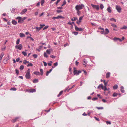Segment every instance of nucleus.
I'll use <instances>...</instances> for the list:
<instances>
[{
  "label": "nucleus",
  "mask_w": 127,
  "mask_h": 127,
  "mask_svg": "<svg viewBox=\"0 0 127 127\" xmlns=\"http://www.w3.org/2000/svg\"><path fill=\"white\" fill-rule=\"evenodd\" d=\"M26 74L25 75L26 78L27 79H29L31 78L30 69L29 68L28 70L25 72Z\"/></svg>",
  "instance_id": "obj_1"
},
{
  "label": "nucleus",
  "mask_w": 127,
  "mask_h": 127,
  "mask_svg": "<svg viewBox=\"0 0 127 127\" xmlns=\"http://www.w3.org/2000/svg\"><path fill=\"white\" fill-rule=\"evenodd\" d=\"M84 6V5L82 4L77 5L75 7V8L77 11H78L79 10L82 9Z\"/></svg>",
  "instance_id": "obj_2"
},
{
  "label": "nucleus",
  "mask_w": 127,
  "mask_h": 127,
  "mask_svg": "<svg viewBox=\"0 0 127 127\" xmlns=\"http://www.w3.org/2000/svg\"><path fill=\"white\" fill-rule=\"evenodd\" d=\"M73 69V73L74 75H78L81 72V71L80 70L77 71L76 70V68L75 67Z\"/></svg>",
  "instance_id": "obj_3"
},
{
  "label": "nucleus",
  "mask_w": 127,
  "mask_h": 127,
  "mask_svg": "<svg viewBox=\"0 0 127 127\" xmlns=\"http://www.w3.org/2000/svg\"><path fill=\"white\" fill-rule=\"evenodd\" d=\"M116 9L119 13H120L121 11V7L118 5L116 6Z\"/></svg>",
  "instance_id": "obj_4"
},
{
  "label": "nucleus",
  "mask_w": 127,
  "mask_h": 127,
  "mask_svg": "<svg viewBox=\"0 0 127 127\" xmlns=\"http://www.w3.org/2000/svg\"><path fill=\"white\" fill-rule=\"evenodd\" d=\"M64 17L61 16H58L57 17H53L52 18V19L53 20H55V19H57L60 18H64Z\"/></svg>",
  "instance_id": "obj_5"
},
{
  "label": "nucleus",
  "mask_w": 127,
  "mask_h": 127,
  "mask_svg": "<svg viewBox=\"0 0 127 127\" xmlns=\"http://www.w3.org/2000/svg\"><path fill=\"white\" fill-rule=\"evenodd\" d=\"M15 47L16 49L21 50L22 48L23 47L22 45L21 44H20L16 46Z\"/></svg>",
  "instance_id": "obj_6"
},
{
  "label": "nucleus",
  "mask_w": 127,
  "mask_h": 127,
  "mask_svg": "<svg viewBox=\"0 0 127 127\" xmlns=\"http://www.w3.org/2000/svg\"><path fill=\"white\" fill-rule=\"evenodd\" d=\"M91 5L93 8H96L97 10H98L99 9V6L98 5H95L92 4Z\"/></svg>",
  "instance_id": "obj_7"
},
{
  "label": "nucleus",
  "mask_w": 127,
  "mask_h": 127,
  "mask_svg": "<svg viewBox=\"0 0 127 127\" xmlns=\"http://www.w3.org/2000/svg\"><path fill=\"white\" fill-rule=\"evenodd\" d=\"M75 29L76 30V31H82L83 30V29L82 28H79L78 27H77V26L75 25Z\"/></svg>",
  "instance_id": "obj_8"
},
{
  "label": "nucleus",
  "mask_w": 127,
  "mask_h": 127,
  "mask_svg": "<svg viewBox=\"0 0 127 127\" xmlns=\"http://www.w3.org/2000/svg\"><path fill=\"white\" fill-rule=\"evenodd\" d=\"M16 19H18V22L19 23H22V21L21 19V17H18L16 18Z\"/></svg>",
  "instance_id": "obj_9"
},
{
  "label": "nucleus",
  "mask_w": 127,
  "mask_h": 127,
  "mask_svg": "<svg viewBox=\"0 0 127 127\" xmlns=\"http://www.w3.org/2000/svg\"><path fill=\"white\" fill-rule=\"evenodd\" d=\"M83 16H81L80 17L79 19V21H77L76 23L78 24H80V23L81 22V20L82 19Z\"/></svg>",
  "instance_id": "obj_10"
},
{
  "label": "nucleus",
  "mask_w": 127,
  "mask_h": 127,
  "mask_svg": "<svg viewBox=\"0 0 127 127\" xmlns=\"http://www.w3.org/2000/svg\"><path fill=\"white\" fill-rule=\"evenodd\" d=\"M27 9H25L22 10V11L20 13L21 14H24L27 11Z\"/></svg>",
  "instance_id": "obj_11"
},
{
  "label": "nucleus",
  "mask_w": 127,
  "mask_h": 127,
  "mask_svg": "<svg viewBox=\"0 0 127 127\" xmlns=\"http://www.w3.org/2000/svg\"><path fill=\"white\" fill-rule=\"evenodd\" d=\"M111 9V7L110 6H108L107 8V11L109 13H111V12L112 11Z\"/></svg>",
  "instance_id": "obj_12"
},
{
  "label": "nucleus",
  "mask_w": 127,
  "mask_h": 127,
  "mask_svg": "<svg viewBox=\"0 0 127 127\" xmlns=\"http://www.w3.org/2000/svg\"><path fill=\"white\" fill-rule=\"evenodd\" d=\"M105 31L104 33L103 34H108L109 32V30L107 28L105 29Z\"/></svg>",
  "instance_id": "obj_13"
},
{
  "label": "nucleus",
  "mask_w": 127,
  "mask_h": 127,
  "mask_svg": "<svg viewBox=\"0 0 127 127\" xmlns=\"http://www.w3.org/2000/svg\"><path fill=\"white\" fill-rule=\"evenodd\" d=\"M42 28V27H36L35 28H34V29H36V31H40L41 29Z\"/></svg>",
  "instance_id": "obj_14"
},
{
  "label": "nucleus",
  "mask_w": 127,
  "mask_h": 127,
  "mask_svg": "<svg viewBox=\"0 0 127 127\" xmlns=\"http://www.w3.org/2000/svg\"><path fill=\"white\" fill-rule=\"evenodd\" d=\"M100 88H101L102 89H104V87L103 86L102 84L100 85L97 87L98 89H99Z\"/></svg>",
  "instance_id": "obj_15"
},
{
  "label": "nucleus",
  "mask_w": 127,
  "mask_h": 127,
  "mask_svg": "<svg viewBox=\"0 0 127 127\" xmlns=\"http://www.w3.org/2000/svg\"><path fill=\"white\" fill-rule=\"evenodd\" d=\"M52 49H49L48 50H47L46 51V52L48 54H50V51L51 50L52 51Z\"/></svg>",
  "instance_id": "obj_16"
},
{
  "label": "nucleus",
  "mask_w": 127,
  "mask_h": 127,
  "mask_svg": "<svg viewBox=\"0 0 127 127\" xmlns=\"http://www.w3.org/2000/svg\"><path fill=\"white\" fill-rule=\"evenodd\" d=\"M111 25L114 28H117V26L114 24L110 23Z\"/></svg>",
  "instance_id": "obj_17"
},
{
  "label": "nucleus",
  "mask_w": 127,
  "mask_h": 127,
  "mask_svg": "<svg viewBox=\"0 0 127 127\" xmlns=\"http://www.w3.org/2000/svg\"><path fill=\"white\" fill-rule=\"evenodd\" d=\"M38 79H34L33 81V83H35L38 82Z\"/></svg>",
  "instance_id": "obj_18"
},
{
  "label": "nucleus",
  "mask_w": 127,
  "mask_h": 127,
  "mask_svg": "<svg viewBox=\"0 0 127 127\" xmlns=\"http://www.w3.org/2000/svg\"><path fill=\"white\" fill-rule=\"evenodd\" d=\"M36 92V90L34 89H31L30 91L31 93H33L35 92Z\"/></svg>",
  "instance_id": "obj_19"
},
{
  "label": "nucleus",
  "mask_w": 127,
  "mask_h": 127,
  "mask_svg": "<svg viewBox=\"0 0 127 127\" xmlns=\"http://www.w3.org/2000/svg\"><path fill=\"white\" fill-rule=\"evenodd\" d=\"M12 24L14 25H16L17 23V22L14 20H13L12 21Z\"/></svg>",
  "instance_id": "obj_20"
},
{
  "label": "nucleus",
  "mask_w": 127,
  "mask_h": 127,
  "mask_svg": "<svg viewBox=\"0 0 127 127\" xmlns=\"http://www.w3.org/2000/svg\"><path fill=\"white\" fill-rule=\"evenodd\" d=\"M110 73L109 72H107L106 74V78H108L110 77Z\"/></svg>",
  "instance_id": "obj_21"
},
{
  "label": "nucleus",
  "mask_w": 127,
  "mask_h": 127,
  "mask_svg": "<svg viewBox=\"0 0 127 127\" xmlns=\"http://www.w3.org/2000/svg\"><path fill=\"white\" fill-rule=\"evenodd\" d=\"M118 88V86L116 84L113 87V89H116Z\"/></svg>",
  "instance_id": "obj_22"
},
{
  "label": "nucleus",
  "mask_w": 127,
  "mask_h": 127,
  "mask_svg": "<svg viewBox=\"0 0 127 127\" xmlns=\"http://www.w3.org/2000/svg\"><path fill=\"white\" fill-rule=\"evenodd\" d=\"M23 62L24 64H26L27 63H29V61H27L26 60H24L23 61Z\"/></svg>",
  "instance_id": "obj_23"
},
{
  "label": "nucleus",
  "mask_w": 127,
  "mask_h": 127,
  "mask_svg": "<svg viewBox=\"0 0 127 127\" xmlns=\"http://www.w3.org/2000/svg\"><path fill=\"white\" fill-rule=\"evenodd\" d=\"M25 35L23 33H21L20 34V36L21 37L25 36Z\"/></svg>",
  "instance_id": "obj_24"
},
{
  "label": "nucleus",
  "mask_w": 127,
  "mask_h": 127,
  "mask_svg": "<svg viewBox=\"0 0 127 127\" xmlns=\"http://www.w3.org/2000/svg\"><path fill=\"white\" fill-rule=\"evenodd\" d=\"M16 9L15 8H13L11 10V12L12 13H14Z\"/></svg>",
  "instance_id": "obj_25"
},
{
  "label": "nucleus",
  "mask_w": 127,
  "mask_h": 127,
  "mask_svg": "<svg viewBox=\"0 0 127 127\" xmlns=\"http://www.w3.org/2000/svg\"><path fill=\"white\" fill-rule=\"evenodd\" d=\"M87 61H86V60L85 59H84V61H83V64L84 65H85L87 64Z\"/></svg>",
  "instance_id": "obj_26"
},
{
  "label": "nucleus",
  "mask_w": 127,
  "mask_h": 127,
  "mask_svg": "<svg viewBox=\"0 0 127 127\" xmlns=\"http://www.w3.org/2000/svg\"><path fill=\"white\" fill-rule=\"evenodd\" d=\"M40 71L41 72L40 74L42 76L43 75V70L41 68L40 69Z\"/></svg>",
  "instance_id": "obj_27"
},
{
  "label": "nucleus",
  "mask_w": 127,
  "mask_h": 127,
  "mask_svg": "<svg viewBox=\"0 0 127 127\" xmlns=\"http://www.w3.org/2000/svg\"><path fill=\"white\" fill-rule=\"evenodd\" d=\"M63 91H61L59 93V94L58 95H57V96L58 97H59L63 93Z\"/></svg>",
  "instance_id": "obj_28"
},
{
  "label": "nucleus",
  "mask_w": 127,
  "mask_h": 127,
  "mask_svg": "<svg viewBox=\"0 0 127 127\" xmlns=\"http://www.w3.org/2000/svg\"><path fill=\"white\" fill-rule=\"evenodd\" d=\"M22 53L24 55V56H26L27 55V53L26 52L24 51L22 52Z\"/></svg>",
  "instance_id": "obj_29"
},
{
  "label": "nucleus",
  "mask_w": 127,
  "mask_h": 127,
  "mask_svg": "<svg viewBox=\"0 0 127 127\" xmlns=\"http://www.w3.org/2000/svg\"><path fill=\"white\" fill-rule=\"evenodd\" d=\"M33 73L36 75H38L39 74V72L38 71H34L33 72Z\"/></svg>",
  "instance_id": "obj_30"
},
{
  "label": "nucleus",
  "mask_w": 127,
  "mask_h": 127,
  "mask_svg": "<svg viewBox=\"0 0 127 127\" xmlns=\"http://www.w3.org/2000/svg\"><path fill=\"white\" fill-rule=\"evenodd\" d=\"M19 118V117H17L16 118H15V119L12 120V121L13 122V123H14Z\"/></svg>",
  "instance_id": "obj_31"
},
{
  "label": "nucleus",
  "mask_w": 127,
  "mask_h": 127,
  "mask_svg": "<svg viewBox=\"0 0 127 127\" xmlns=\"http://www.w3.org/2000/svg\"><path fill=\"white\" fill-rule=\"evenodd\" d=\"M110 20L112 21H114L115 22H116V20L114 18H111L110 19Z\"/></svg>",
  "instance_id": "obj_32"
},
{
  "label": "nucleus",
  "mask_w": 127,
  "mask_h": 127,
  "mask_svg": "<svg viewBox=\"0 0 127 127\" xmlns=\"http://www.w3.org/2000/svg\"><path fill=\"white\" fill-rule=\"evenodd\" d=\"M42 47V46H39V47L38 49H36V50H37L38 51H40V49H41V47Z\"/></svg>",
  "instance_id": "obj_33"
},
{
  "label": "nucleus",
  "mask_w": 127,
  "mask_h": 127,
  "mask_svg": "<svg viewBox=\"0 0 127 127\" xmlns=\"http://www.w3.org/2000/svg\"><path fill=\"white\" fill-rule=\"evenodd\" d=\"M74 19L71 18V20L72 21H75L77 19V17H74Z\"/></svg>",
  "instance_id": "obj_34"
},
{
  "label": "nucleus",
  "mask_w": 127,
  "mask_h": 127,
  "mask_svg": "<svg viewBox=\"0 0 127 127\" xmlns=\"http://www.w3.org/2000/svg\"><path fill=\"white\" fill-rule=\"evenodd\" d=\"M3 62L4 64H6L7 62V61L5 59L3 61Z\"/></svg>",
  "instance_id": "obj_35"
},
{
  "label": "nucleus",
  "mask_w": 127,
  "mask_h": 127,
  "mask_svg": "<svg viewBox=\"0 0 127 127\" xmlns=\"http://www.w3.org/2000/svg\"><path fill=\"white\" fill-rule=\"evenodd\" d=\"M44 2V0H42L41 1L40 3L41 5L42 6L43 5Z\"/></svg>",
  "instance_id": "obj_36"
},
{
  "label": "nucleus",
  "mask_w": 127,
  "mask_h": 127,
  "mask_svg": "<svg viewBox=\"0 0 127 127\" xmlns=\"http://www.w3.org/2000/svg\"><path fill=\"white\" fill-rule=\"evenodd\" d=\"M29 64H28L27 65V67H29L30 66H33V64L32 63H30V62L29 63H28Z\"/></svg>",
  "instance_id": "obj_37"
},
{
  "label": "nucleus",
  "mask_w": 127,
  "mask_h": 127,
  "mask_svg": "<svg viewBox=\"0 0 127 127\" xmlns=\"http://www.w3.org/2000/svg\"><path fill=\"white\" fill-rule=\"evenodd\" d=\"M20 39H18L17 40L16 42V43L17 45H18L20 42Z\"/></svg>",
  "instance_id": "obj_38"
},
{
  "label": "nucleus",
  "mask_w": 127,
  "mask_h": 127,
  "mask_svg": "<svg viewBox=\"0 0 127 127\" xmlns=\"http://www.w3.org/2000/svg\"><path fill=\"white\" fill-rule=\"evenodd\" d=\"M16 88L14 87L10 89V90H13L14 91H16Z\"/></svg>",
  "instance_id": "obj_39"
},
{
  "label": "nucleus",
  "mask_w": 127,
  "mask_h": 127,
  "mask_svg": "<svg viewBox=\"0 0 127 127\" xmlns=\"http://www.w3.org/2000/svg\"><path fill=\"white\" fill-rule=\"evenodd\" d=\"M24 68V66L23 65H21L20 66V68L21 70H23Z\"/></svg>",
  "instance_id": "obj_40"
},
{
  "label": "nucleus",
  "mask_w": 127,
  "mask_h": 127,
  "mask_svg": "<svg viewBox=\"0 0 127 127\" xmlns=\"http://www.w3.org/2000/svg\"><path fill=\"white\" fill-rule=\"evenodd\" d=\"M100 8L101 9H103L104 8V6L103 4H101L100 5Z\"/></svg>",
  "instance_id": "obj_41"
},
{
  "label": "nucleus",
  "mask_w": 127,
  "mask_h": 127,
  "mask_svg": "<svg viewBox=\"0 0 127 127\" xmlns=\"http://www.w3.org/2000/svg\"><path fill=\"white\" fill-rule=\"evenodd\" d=\"M117 95V94L116 93H113V96L114 97L116 96Z\"/></svg>",
  "instance_id": "obj_42"
},
{
  "label": "nucleus",
  "mask_w": 127,
  "mask_h": 127,
  "mask_svg": "<svg viewBox=\"0 0 127 127\" xmlns=\"http://www.w3.org/2000/svg\"><path fill=\"white\" fill-rule=\"evenodd\" d=\"M72 33L75 35H77L78 34V33L77 32H72Z\"/></svg>",
  "instance_id": "obj_43"
},
{
  "label": "nucleus",
  "mask_w": 127,
  "mask_h": 127,
  "mask_svg": "<svg viewBox=\"0 0 127 127\" xmlns=\"http://www.w3.org/2000/svg\"><path fill=\"white\" fill-rule=\"evenodd\" d=\"M127 28V27L126 26H124L122 28H121V29H126Z\"/></svg>",
  "instance_id": "obj_44"
},
{
  "label": "nucleus",
  "mask_w": 127,
  "mask_h": 127,
  "mask_svg": "<svg viewBox=\"0 0 127 127\" xmlns=\"http://www.w3.org/2000/svg\"><path fill=\"white\" fill-rule=\"evenodd\" d=\"M32 56L34 58H36L37 57V55L36 54H33V55Z\"/></svg>",
  "instance_id": "obj_45"
},
{
  "label": "nucleus",
  "mask_w": 127,
  "mask_h": 127,
  "mask_svg": "<svg viewBox=\"0 0 127 127\" xmlns=\"http://www.w3.org/2000/svg\"><path fill=\"white\" fill-rule=\"evenodd\" d=\"M44 57H45L46 58H47L48 57V56L47 55V54L45 52H44Z\"/></svg>",
  "instance_id": "obj_46"
},
{
  "label": "nucleus",
  "mask_w": 127,
  "mask_h": 127,
  "mask_svg": "<svg viewBox=\"0 0 127 127\" xmlns=\"http://www.w3.org/2000/svg\"><path fill=\"white\" fill-rule=\"evenodd\" d=\"M66 2L65 1V0H64V1L63 2V4L62 5V6H63L65 4H66Z\"/></svg>",
  "instance_id": "obj_47"
},
{
  "label": "nucleus",
  "mask_w": 127,
  "mask_h": 127,
  "mask_svg": "<svg viewBox=\"0 0 127 127\" xmlns=\"http://www.w3.org/2000/svg\"><path fill=\"white\" fill-rule=\"evenodd\" d=\"M4 54L3 52H2L1 53L0 55V57L2 58L4 56Z\"/></svg>",
  "instance_id": "obj_48"
},
{
  "label": "nucleus",
  "mask_w": 127,
  "mask_h": 127,
  "mask_svg": "<svg viewBox=\"0 0 127 127\" xmlns=\"http://www.w3.org/2000/svg\"><path fill=\"white\" fill-rule=\"evenodd\" d=\"M49 27V26H46L45 27H44L43 29V30H45L47 29L48 27Z\"/></svg>",
  "instance_id": "obj_49"
},
{
  "label": "nucleus",
  "mask_w": 127,
  "mask_h": 127,
  "mask_svg": "<svg viewBox=\"0 0 127 127\" xmlns=\"http://www.w3.org/2000/svg\"><path fill=\"white\" fill-rule=\"evenodd\" d=\"M103 90H104V91H107L108 89H107V88L106 87V86H105L104 87V89Z\"/></svg>",
  "instance_id": "obj_50"
},
{
  "label": "nucleus",
  "mask_w": 127,
  "mask_h": 127,
  "mask_svg": "<svg viewBox=\"0 0 127 127\" xmlns=\"http://www.w3.org/2000/svg\"><path fill=\"white\" fill-rule=\"evenodd\" d=\"M50 57L52 58H55L56 57V56H55L53 55H52L50 56Z\"/></svg>",
  "instance_id": "obj_51"
},
{
  "label": "nucleus",
  "mask_w": 127,
  "mask_h": 127,
  "mask_svg": "<svg viewBox=\"0 0 127 127\" xmlns=\"http://www.w3.org/2000/svg\"><path fill=\"white\" fill-rule=\"evenodd\" d=\"M96 108L98 110L100 109H103V107H97Z\"/></svg>",
  "instance_id": "obj_52"
},
{
  "label": "nucleus",
  "mask_w": 127,
  "mask_h": 127,
  "mask_svg": "<svg viewBox=\"0 0 127 127\" xmlns=\"http://www.w3.org/2000/svg\"><path fill=\"white\" fill-rule=\"evenodd\" d=\"M26 18V17H25L23 18L21 17V19L22 22Z\"/></svg>",
  "instance_id": "obj_53"
},
{
  "label": "nucleus",
  "mask_w": 127,
  "mask_h": 127,
  "mask_svg": "<svg viewBox=\"0 0 127 127\" xmlns=\"http://www.w3.org/2000/svg\"><path fill=\"white\" fill-rule=\"evenodd\" d=\"M97 99V97H95L93 98L92 99V100L94 101L96 100Z\"/></svg>",
  "instance_id": "obj_54"
},
{
  "label": "nucleus",
  "mask_w": 127,
  "mask_h": 127,
  "mask_svg": "<svg viewBox=\"0 0 127 127\" xmlns=\"http://www.w3.org/2000/svg\"><path fill=\"white\" fill-rule=\"evenodd\" d=\"M106 123L107 124H111V123L110 121H107L106 122Z\"/></svg>",
  "instance_id": "obj_55"
},
{
  "label": "nucleus",
  "mask_w": 127,
  "mask_h": 127,
  "mask_svg": "<svg viewBox=\"0 0 127 127\" xmlns=\"http://www.w3.org/2000/svg\"><path fill=\"white\" fill-rule=\"evenodd\" d=\"M50 73V72L49 71H47L46 73V76H48V75L49 74V73Z\"/></svg>",
  "instance_id": "obj_56"
},
{
  "label": "nucleus",
  "mask_w": 127,
  "mask_h": 127,
  "mask_svg": "<svg viewBox=\"0 0 127 127\" xmlns=\"http://www.w3.org/2000/svg\"><path fill=\"white\" fill-rule=\"evenodd\" d=\"M43 63H44V65L45 66H47V64L46 63V62H44V61L43 62Z\"/></svg>",
  "instance_id": "obj_57"
},
{
  "label": "nucleus",
  "mask_w": 127,
  "mask_h": 127,
  "mask_svg": "<svg viewBox=\"0 0 127 127\" xmlns=\"http://www.w3.org/2000/svg\"><path fill=\"white\" fill-rule=\"evenodd\" d=\"M58 64L57 62H56L55 63H54V66H56L58 65Z\"/></svg>",
  "instance_id": "obj_58"
},
{
  "label": "nucleus",
  "mask_w": 127,
  "mask_h": 127,
  "mask_svg": "<svg viewBox=\"0 0 127 127\" xmlns=\"http://www.w3.org/2000/svg\"><path fill=\"white\" fill-rule=\"evenodd\" d=\"M67 24L70 25H72L71 22L70 21H69V22H68V23H67Z\"/></svg>",
  "instance_id": "obj_59"
},
{
  "label": "nucleus",
  "mask_w": 127,
  "mask_h": 127,
  "mask_svg": "<svg viewBox=\"0 0 127 127\" xmlns=\"http://www.w3.org/2000/svg\"><path fill=\"white\" fill-rule=\"evenodd\" d=\"M57 12L58 13H60L61 12H62V11L60 10H57Z\"/></svg>",
  "instance_id": "obj_60"
},
{
  "label": "nucleus",
  "mask_w": 127,
  "mask_h": 127,
  "mask_svg": "<svg viewBox=\"0 0 127 127\" xmlns=\"http://www.w3.org/2000/svg\"><path fill=\"white\" fill-rule=\"evenodd\" d=\"M5 59L7 61L10 59V58L9 56L6 57L5 58Z\"/></svg>",
  "instance_id": "obj_61"
},
{
  "label": "nucleus",
  "mask_w": 127,
  "mask_h": 127,
  "mask_svg": "<svg viewBox=\"0 0 127 127\" xmlns=\"http://www.w3.org/2000/svg\"><path fill=\"white\" fill-rule=\"evenodd\" d=\"M20 59L19 58H18L16 59V61L17 62H18L20 60Z\"/></svg>",
  "instance_id": "obj_62"
},
{
  "label": "nucleus",
  "mask_w": 127,
  "mask_h": 127,
  "mask_svg": "<svg viewBox=\"0 0 127 127\" xmlns=\"http://www.w3.org/2000/svg\"><path fill=\"white\" fill-rule=\"evenodd\" d=\"M69 45V44L68 43H66V44H65L64 45V47H65L66 46H68Z\"/></svg>",
  "instance_id": "obj_63"
},
{
  "label": "nucleus",
  "mask_w": 127,
  "mask_h": 127,
  "mask_svg": "<svg viewBox=\"0 0 127 127\" xmlns=\"http://www.w3.org/2000/svg\"><path fill=\"white\" fill-rule=\"evenodd\" d=\"M118 38L115 37L113 38V40L114 41H116V40H118Z\"/></svg>",
  "instance_id": "obj_64"
}]
</instances>
